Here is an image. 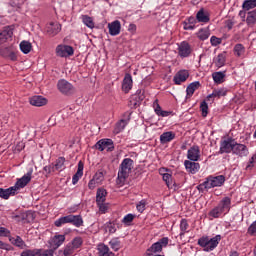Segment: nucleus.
Instances as JSON below:
<instances>
[{"instance_id":"1","label":"nucleus","mask_w":256,"mask_h":256,"mask_svg":"<svg viewBox=\"0 0 256 256\" xmlns=\"http://www.w3.org/2000/svg\"><path fill=\"white\" fill-rule=\"evenodd\" d=\"M12 37L13 30L9 27L4 28V30L0 32V56L8 57L11 61H17V55L13 51V47H1V45L7 43Z\"/></svg>"},{"instance_id":"2","label":"nucleus","mask_w":256,"mask_h":256,"mask_svg":"<svg viewBox=\"0 0 256 256\" xmlns=\"http://www.w3.org/2000/svg\"><path fill=\"white\" fill-rule=\"evenodd\" d=\"M225 183V176H209L206 180L197 186L198 191L203 193V191H209L214 187H221Z\"/></svg>"},{"instance_id":"3","label":"nucleus","mask_w":256,"mask_h":256,"mask_svg":"<svg viewBox=\"0 0 256 256\" xmlns=\"http://www.w3.org/2000/svg\"><path fill=\"white\" fill-rule=\"evenodd\" d=\"M219 241H221V235H216L213 238L203 236L198 239V245L203 248V251L209 252L219 245Z\"/></svg>"},{"instance_id":"4","label":"nucleus","mask_w":256,"mask_h":256,"mask_svg":"<svg viewBox=\"0 0 256 256\" xmlns=\"http://www.w3.org/2000/svg\"><path fill=\"white\" fill-rule=\"evenodd\" d=\"M132 169H133V160L131 158L124 159L120 164V169L118 171V182L125 183Z\"/></svg>"},{"instance_id":"5","label":"nucleus","mask_w":256,"mask_h":256,"mask_svg":"<svg viewBox=\"0 0 256 256\" xmlns=\"http://www.w3.org/2000/svg\"><path fill=\"white\" fill-rule=\"evenodd\" d=\"M169 245V238L163 237L158 242H155L151 245L150 248L147 249V255L151 256L153 253H161L163 251V247H167Z\"/></svg>"},{"instance_id":"6","label":"nucleus","mask_w":256,"mask_h":256,"mask_svg":"<svg viewBox=\"0 0 256 256\" xmlns=\"http://www.w3.org/2000/svg\"><path fill=\"white\" fill-rule=\"evenodd\" d=\"M235 147V139L233 138H226L224 140H221L220 142V155H223V153H232L233 149Z\"/></svg>"},{"instance_id":"7","label":"nucleus","mask_w":256,"mask_h":256,"mask_svg":"<svg viewBox=\"0 0 256 256\" xmlns=\"http://www.w3.org/2000/svg\"><path fill=\"white\" fill-rule=\"evenodd\" d=\"M75 53V50H73V47L69 45H58L56 47V55L57 57H71Z\"/></svg>"},{"instance_id":"8","label":"nucleus","mask_w":256,"mask_h":256,"mask_svg":"<svg viewBox=\"0 0 256 256\" xmlns=\"http://www.w3.org/2000/svg\"><path fill=\"white\" fill-rule=\"evenodd\" d=\"M33 175V170H29L23 178H20L17 180V182L14 185V188L16 191H19V189H23L24 187H27V184L31 182V176Z\"/></svg>"},{"instance_id":"9","label":"nucleus","mask_w":256,"mask_h":256,"mask_svg":"<svg viewBox=\"0 0 256 256\" xmlns=\"http://www.w3.org/2000/svg\"><path fill=\"white\" fill-rule=\"evenodd\" d=\"M63 243H65V235H55L49 240V247L53 251H57V249H59Z\"/></svg>"},{"instance_id":"10","label":"nucleus","mask_w":256,"mask_h":256,"mask_svg":"<svg viewBox=\"0 0 256 256\" xmlns=\"http://www.w3.org/2000/svg\"><path fill=\"white\" fill-rule=\"evenodd\" d=\"M58 90L60 93H64V95H69V93H73V85L66 80H60L57 84Z\"/></svg>"},{"instance_id":"11","label":"nucleus","mask_w":256,"mask_h":256,"mask_svg":"<svg viewBox=\"0 0 256 256\" xmlns=\"http://www.w3.org/2000/svg\"><path fill=\"white\" fill-rule=\"evenodd\" d=\"M232 153L234 155H239V157H247V155H249V150L244 144H239L235 141Z\"/></svg>"},{"instance_id":"12","label":"nucleus","mask_w":256,"mask_h":256,"mask_svg":"<svg viewBox=\"0 0 256 256\" xmlns=\"http://www.w3.org/2000/svg\"><path fill=\"white\" fill-rule=\"evenodd\" d=\"M200 157L201 150L199 149V146H192L188 149L187 159H189V161H199Z\"/></svg>"},{"instance_id":"13","label":"nucleus","mask_w":256,"mask_h":256,"mask_svg":"<svg viewBox=\"0 0 256 256\" xmlns=\"http://www.w3.org/2000/svg\"><path fill=\"white\" fill-rule=\"evenodd\" d=\"M186 171L188 173H191L192 175H195V173H199V169H201V165L195 161L186 160L184 162Z\"/></svg>"},{"instance_id":"14","label":"nucleus","mask_w":256,"mask_h":256,"mask_svg":"<svg viewBox=\"0 0 256 256\" xmlns=\"http://www.w3.org/2000/svg\"><path fill=\"white\" fill-rule=\"evenodd\" d=\"M189 79V72L187 70H180L173 78L175 85H181Z\"/></svg>"},{"instance_id":"15","label":"nucleus","mask_w":256,"mask_h":256,"mask_svg":"<svg viewBox=\"0 0 256 256\" xmlns=\"http://www.w3.org/2000/svg\"><path fill=\"white\" fill-rule=\"evenodd\" d=\"M109 33L112 37H116L121 33V22L119 20H115L108 24Z\"/></svg>"},{"instance_id":"16","label":"nucleus","mask_w":256,"mask_h":256,"mask_svg":"<svg viewBox=\"0 0 256 256\" xmlns=\"http://www.w3.org/2000/svg\"><path fill=\"white\" fill-rule=\"evenodd\" d=\"M131 89H133V77L131 74H126L122 82V91L129 93Z\"/></svg>"},{"instance_id":"17","label":"nucleus","mask_w":256,"mask_h":256,"mask_svg":"<svg viewBox=\"0 0 256 256\" xmlns=\"http://www.w3.org/2000/svg\"><path fill=\"white\" fill-rule=\"evenodd\" d=\"M178 55L180 57H189L191 55V46L187 42H181L178 47Z\"/></svg>"},{"instance_id":"18","label":"nucleus","mask_w":256,"mask_h":256,"mask_svg":"<svg viewBox=\"0 0 256 256\" xmlns=\"http://www.w3.org/2000/svg\"><path fill=\"white\" fill-rule=\"evenodd\" d=\"M111 147H113V140L111 139H102L96 143L98 151H105V149H111Z\"/></svg>"},{"instance_id":"19","label":"nucleus","mask_w":256,"mask_h":256,"mask_svg":"<svg viewBox=\"0 0 256 256\" xmlns=\"http://www.w3.org/2000/svg\"><path fill=\"white\" fill-rule=\"evenodd\" d=\"M30 105L34 107H43V105H47V99L43 96H33L30 98Z\"/></svg>"},{"instance_id":"20","label":"nucleus","mask_w":256,"mask_h":256,"mask_svg":"<svg viewBox=\"0 0 256 256\" xmlns=\"http://www.w3.org/2000/svg\"><path fill=\"white\" fill-rule=\"evenodd\" d=\"M173 139H175V133L173 131L164 132L160 135L161 145L171 143V141H173Z\"/></svg>"},{"instance_id":"21","label":"nucleus","mask_w":256,"mask_h":256,"mask_svg":"<svg viewBox=\"0 0 256 256\" xmlns=\"http://www.w3.org/2000/svg\"><path fill=\"white\" fill-rule=\"evenodd\" d=\"M218 207L223 213H229L231 209V198L224 197L218 204Z\"/></svg>"},{"instance_id":"22","label":"nucleus","mask_w":256,"mask_h":256,"mask_svg":"<svg viewBox=\"0 0 256 256\" xmlns=\"http://www.w3.org/2000/svg\"><path fill=\"white\" fill-rule=\"evenodd\" d=\"M61 31V24L59 23H50L47 27L48 35L51 37H55Z\"/></svg>"},{"instance_id":"23","label":"nucleus","mask_w":256,"mask_h":256,"mask_svg":"<svg viewBox=\"0 0 256 256\" xmlns=\"http://www.w3.org/2000/svg\"><path fill=\"white\" fill-rule=\"evenodd\" d=\"M97 249H98V256H115V254L111 252V250H109V246L105 244H99L97 246Z\"/></svg>"},{"instance_id":"24","label":"nucleus","mask_w":256,"mask_h":256,"mask_svg":"<svg viewBox=\"0 0 256 256\" xmlns=\"http://www.w3.org/2000/svg\"><path fill=\"white\" fill-rule=\"evenodd\" d=\"M107 201V190L99 188L96 192V203L101 204Z\"/></svg>"},{"instance_id":"25","label":"nucleus","mask_w":256,"mask_h":256,"mask_svg":"<svg viewBox=\"0 0 256 256\" xmlns=\"http://www.w3.org/2000/svg\"><path fill=\"white\" fill-rule=\"evenodd\" d=\"M15 193H17V190L14 188V186L8 189L0 188L1 199H9V197H11V195H15Z\"/></svg>"},{"instance_id":"26","label":"nucleus","mask_w":256,"mask_h":256,"mask_svg":"<svg viewBox=\"0 0 256 256\" xmlns=\"http://www.w3.org/2000/svg\"><path fill=\"white\" fill-rule=\"evenodd\" d=\"M83 163L80 161L78 163V170L77 172L74 174V176L72 177V184L73 185H77V183H79V178L83 177Z\"/></svg>"},{"instance_id":"27","label":"nucleus","mask_w":256,"mask_h":256,"mask_svg":"<svg viewBox=\"0 0 256 256\" xmlns=\"http://www.w3.org/2000/svg\"><path fill=\"white\" fill-rule=\"evenodd\" d=\"M70 223H72L74 227H83V217H81V215L70 214Z\"/></svg>"},{"instance_id":"28","label":"nucleus","mask_w":256,"mask_h":256,"mask_svg":"<svg viewBox=\"0 0 256 256\" xmlns=\"http://www.w3.org/2000/svg\"><path fill=\"white\" fill-rule=\"evenodd\" d=\"M81 20L88 29H95V22L89 15H82Z\"/></svg>"},{"instance_id":"29","label":"nucleus","mask_w":256,"mask_h":256,"mask_svg":"<svg viewBox=\"0 0 256 256\" xmlns=\"http://www.w3.org/2000/svg\"><path fill=\"white\" fill-rule=\"evenodd\" d=\"M196 21L198 23H209V15L205 14V11L201 9L196 14Z\"/></svg>"},{"instance_id":"30","label":"nucleus","mask_w":256,"mask_h":256,"mask_svg":"<svg viewBox=\"0 0 256 256\" xmlns=\"http://www.w3.org/2000/svg\"><path fill=\"white\" fill-rule=\"evenodd\" d=\"M246 23L248 27H253L256 24V11H250L247 13Z\"/></svg>"},{"instance_id":"31","label":"nucleus","mask_w":256,"mask_h":256,"mask_svg":"<svg viewBox=\"0 0 256 256\" xmlns=\"http://www.w3.org/2000/svg\"><path fill=\"white\" fill-rule=\"evenodd\" d=\"M31 49H33V45L31 44V42L22 41L20 43V50L22 51V53H24V55L31 53Z\"/></svg>"},{"instance_id":"32","label":"nucleus","mask_w":256,"mask_h":256,"mask_svg":"<svg viewBox=\"0 0 256 256\" xmlns=\"http://www.w3.org/2000/svg\"><path fill=\"white\" fill-rule=\"evenodd\" d=\"M10 241L13 245H15V247H19V249H25V247H27V244H25V241H23V238L21 236L12 238L10 239Z\"/></svg>"},{"instance_id":"33","label":"nucleus","mask_w":256,"mask_h":256,"mask_svg":"<svg viewBox=\"0 0 256 256\" xmlns=\"http://www.w3.org/2000/svg\"><path fill=\"white\" fill-rule=\"evenodd\" d=\"M127 123H129V119L128 120H125V119L120 120L114 128L115 135H118V133H121V131H123V129H125V127H127Z\"/></svg>"},{"instance_id":"34","label":"nucleus","mask_w":256,"mask_h":256,"mask_svg":"<svg viewBox=\"0 0 256 256\" xmlns=\"http://www.w3.org/2000/svg\"><path fill=\"white\" fill-rule=\"evenodd\" d=\"M212 78L214 83L219 85L225 81V72H214Z\"/></svg>"},{"instance_id":"35","label":"nucleus","mask_w":256,"mask_h":256,"mask_svg":"<svg viewBox=\"0 0 256 256\" xmlns=\"http://www.w3.org/2000/svg\"><path fill=\"white\" fill-rule=\"evenodd\" d=\"M256 0H245L242 4L243 11H251V9H255Z\"/></svg>"},{"instance_id":"36","label":"nucleus","mask_w":256,"mask_h":256,"mask_svg":"<svg viewBox=\"0 0 256 256\" xmlns=\"http://www.w3.org/2000/svg\"><path fill=\"white\" fill-rule=\"evenodd\" d=\"M201 84L199 82H193L191 83L187 89H186V93L188 97H192L193 93H195V91H197V89H199V86Z\"/></svg>"},{"instance_id":"37","label":"nucleus","mask_w":256,"mask_h":256,"mask_svg":"<svg viewBox=\"0 0 256 256\" xmlns=\"http://www.w3.org/2000/svg\"><path fill=\"white\" fill-rule=\"evenodd\" d=\"M53 167H54L55 171H63V169H65V158L59 157L56 160V163L53 164Z\"/></svg>"},{"instance_id":"38","label":"nucleus","mask_w":256,"mask_h":256,"mask_svg":"<svg viewBox=\"0 0 256 256\" xmlns=\"http://www.w3.org/2000/svg\"><path fill=\"white\" fill-rule=\"evenodd\" d=\"M226 56L224 53L218 54L217 57L214 59V63L216 67H223L225 65Z\"/></svg>"},{"instance_id":"39","label":"nucleus","mask_w":256,"mask_h":256,"mask_svg":"<svg viewBox=\"0 0 256 256\" xmlns=\"http://www.w3.org/2000/svg\"><path fill=\"white\" fill-rule=\"evenodd\" d=\"M67 223H71V215H67L59 218L54 222V225H56V227H61L62 225H65Z\"/></svg>"},{"instance_id":"40","label":"nucleus","mask_w":256,"mask_h":256,"mask_svg":"<svg viewBox=\"0 0 256 256\" xmlns=\"http://www.w3.org/2000/svg\"><path fill=\"white\" fill-rule=\"evenodd\" d=\"M234 53L236 57H243L245 55V46L243 44H236L234 46Z\"/></svg>"},{"instance_id":"41","label":"nucleus","mask_w":256,"mask_h":256,"mask_svg":"<svg viewBox=\"0 0 256 256\" xmlns=\"http://www.w3.org/2000/svg\"><path fill=\"white\" fill-rule=\"evenodd\" d=\"M55 251L52 248L43 250V249H36V256H53Z\"/></svg>"},{"instance_id":"42","label":"nucleus","mask_w":256,"mask_h":256,"mask_svg":"<svg viewBox=\"0 0 256 256\" xmlns=\"http://www.w3.org/2000/svg\"><path fill=\"white\" fill-rule=\"evenodd\" d=\"M163 181H165L167 187L169 189H173V176L169 173H164L163 174Z\"/></svg>"},{"instance_id":"43","label":"nucleus","mask_w":256,"mask_h":256,"mask_svg":"<svg viewBox=\"0 0 256 256\" xmlns=\"http://www.w3.org/2000/svg\"><path fill=\"white\" fill-rule=\"evenodd\" d=\"M223 213L224 212L221 210V208L216 206L209 212V217H213V219H219V216L223 215Z\"/></svg>"},{"instance_id":"44","label":"nucleus","mask_w":256,"mask_h":256,"mask_svg":"<svg viewBox=\"0 0 256 256\" xmlns=\"http://www.w3.org/2000/svg\"><path fill=\"white\" fill-rule=\"evenodd\" d=\"M93 179L96 180V183L101 185V183H103V181L105 180V172L103 170H99L95 173Z\"/></svg>"},{"instance_id":"45","label":"nucleus","mask_w":256,"mask_h":256,"mask_svg":"<svg viewBox=\"0 0 256 256\" xmlns=\"http://www.w3.org/2000/svg\"><path fill=\"white\" fill-rule=\"evenodd\" d=\"M60 253L63 254V256H71L75 253V249L72 247V245L70 243H68L63 251H60Z\"/></svg>"},{"instance_id":"46","label":"nucleus","mask_w":256,"mask_h":256,"mask_svg":"<svg viewBox=\"0 0 256 256\" xmlns=\"http://www.w3.org/2000/svg\"><path fill=\"white\" fill-rule=\"evenodd\" d=\"M69 243H70V245H72V247L74 249H79V247H81V245H83V239H81V237H76Z\"/></svg>"},{"instance_id":"47","label":"nucleus","mask_w":256,"mask_h":256,"mask_svg":"<svg viewBox=\"0 0 256 256\" xmlns=\"http://www.w3.org/2000/svg\"><path fill=\"white\" fill-rule=\"evenodd\" d=\"M200 110L202 112V116L203 117H207V115L209 114V105L207 104L206 101H202L200 104Z\"/></svg>"},{"instance_id":"48","label":"nucleus","mask_w":256,"mask_h":256,"mask_svg":"<svg viewBox=\"0 0 256 256\" xmlns=\"http://www.w3.org/2000/svg\"><path fill=\"white\" fill-rule=\"evenodd\" d=\"M213 95L216 96L218 99L220 97H225V95H227V89L220 88V89L213 90Z\"/></svg>"},{"instance_id":"49","label":"nucleus","mask_w":256,"mask_h":256,"mask_svg":"<svg viewBox=\"0 0 256 256\" xmlns=\"http://www.w3.org/2000/svg\"><path fill=\"white\" fill-rule=\"evenodd\" d=\"M109 245H110L111 249H113V251H117L118 249H121V242L117 239H112L109 242Z\"/></svg>"},{"instance_id":"50","label":"nucleus","mask_w":256,"mask_h":256,"mask_svg":"<svg viewBox=\"0 0 256 256\" xmlns=\"http://www.w3.org/2000/svg\"><path fill=\"white\" fill-rule=\"evenodd\" d=\"M198 38L201 40V41H205L207 39H209V31L205 30V29H201L199 32H198Z\"/></svg>"},{"instance_id":"51","label":"nucleus","mask_w":256,"mask_h":256,"mask_svg":"<svg viewBox=\"0 0 256 256\" xmlns=\"http://www.w3.org/2000/svg\"><path fill=\"white\" fill-rule=\"evenodd\" d=\"M133 219H135V215H133V214H127V215L124 216V218L122 219V223H124V225H129V224L133 223Z\"/></svg>"},{"instance_id":"52","label":"nucleus","mask_w":256,"mask_h":256,"mask_svg":"<svg viewBox=\"0 0 256 256\" xmlns=\"http://www.w3.org/2000/svg\"><path fill=\"white\" fill-rule=\"evenodd\" d=\"M187 229H189V223L185 219H182L180 222V230L182 231V235L187 233Z\"/></svg>"},{"instance_id":"53","label":"nucleus","mask_w":256,"mask_h":256,"mask_svg":"<svg viewBox=\"0 0 256 256\" xmlns=\"http://www.w3.org/2000/svg\"><path fill=\"white\" fill-rule=\"evenodd\" d=\"M145 205H147V202L145 200H141L137 205L136 209L139 211V213H143L145 211Z\"/></svg>"},{"instance_id":"54","label":"nucleus","mask_w":256,"mask_h":256,"mask_svg":"<svg viewBox=\"0 0 256 256\" xmlns=\"http://www.w3.org/2000/svg\"><path fill=\"white\" fill-rule=\"evenodd\" d=\"M210 43L212 47H217V45H221V39L216 36H212L210 38Z\"/></svg>"},{"instance_id":"55","label":"nucleus","mask_w":256,"mask_h":256,"mask_svg":"<svg viewBox=\"0 0 256 256\" xmlns=\"http://www.w3.org/2000/svg\"><path fill=\"white\" fill-rule=\"evenodd\" d=\"M100 213H107V210L109 209V206L105 202H101L100 204H97Z\"/></svg>"},{"instance_id":"56","label":"nucleus","mask_w":256,"mask_h":256,"mask_svg":"<svg viewBox=\"0 0 256 256\" xmlns=\"http://www.w3.org/2000/svg\"><path fill=\"white\" fill-rule=\"evenodd\" d=\"M20 256H37V249L23 251Z\"/></svg>"},{"instance_id":"57","label":"nucleus","mask_w":256,"mask_h":256,"mask_svg":"<svg viewBox=\"0 0 256 256\" xmlns=\"http://www.w3.org/2000/svg\"><path fill=\"white\" fill-rule=\"evenodd\" d=\"M106 229H108L109 233H116L117 228L113 222L106 223Z\"/></svg>"},{"instance_id":"58","label":"nucleus","mask_w":256,"mask_h":256,"mask_svg":"<svg viewBox=\"0 0 256 256\" xmlns=\"http://www.w3.org/2000/svg\"><path fill=\"white\" fill-rule=\"evenodd\" d=\"M11 235V231L5 227L0 226V237H9Z\"/></svg>"},{"instance_id":"59","label":"nucleus","mask_w":256,"mask_h":256,"mask_svg":"<svg viewBox=\"0 0 256 256\" xmlns=\"http://www.w3.org/2000/svg\"><path fill=\"white\" fill-rule=\"evenodd\" d=\"M154 111L156 115H159L163 110L161 109V106L159 105V100H155L153 103Z\"/></svg>"},{"instance_id":"60","label":"nucleus","mask_w":256,"mask_h":256,"mask_svg":"<svg viewBox=\"0 0 256 256\" xmlns=\"http://www.w3.org/2000/svg\"><path fill=\"white\" fill-rule=\"evenodd\" d=\"M100 184H98V182L94 179V178H92L90 181H89V183H88V187H89V189H91V190H93V189H95V187H97V186H99Z\"/></svg>"},{"instance_id":"61","label":"nucleus","mask_w":256,"mask_h":256,"mask_svg":"<svg viewBox=\"0 0 256 256\" xmlns=\"http://www.w3.org/2000/svg\"><path fill=\"white\" fill-rule=\"evenodd\" d=\"M43 169H44L45 173H47V175H49L50 173L55 172V166H53V164L45 166Z\"/></svg>"},{"instance_id":"62","label":"nucleus","mask_w":256,"mask_h":256,"mask_svg":"<svg viewBox=\"0 0 256 256\" xmlns=\"http://www.w3.org/2000/svg\"><path fill=\"white\" fill-rule=\"evenodd\" d=\"M255 161H256V153L251 157L246 169H251V167H253V163H255Z\"/></svg>"},{"instance_id":"63","label":"nucleus","mask_w":256,"mask_h":256,"mask_svg":"<svg viewBox=\"0 0 256 256\" xmlns=\"http://www.w3.org/2000/svg\"><path fill=\"white\" fill-rule=\"evenodd\" d=\"M187 23L195 27L197 25V19L195 17H189Z\"/></svg>"},{"instance_id":"64","label":"nucleus","mask_w":256,"mask_h":256,"mask_svg":"<svg viewBox=\"0 0 256 256\" xmlns=\"http://www.w3.org/2000/svg\"><path fill=\"white\" fill-rule=\"evenodd\" d=\"M233 25H235V22H233V20L226 21V27H227L228 31H231V29H233Z\"/></svg>"}]
</instances>
